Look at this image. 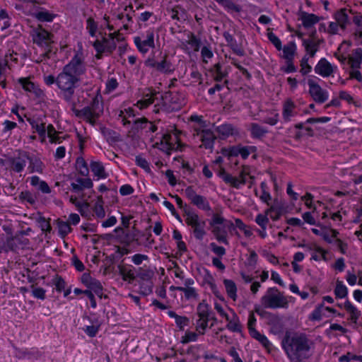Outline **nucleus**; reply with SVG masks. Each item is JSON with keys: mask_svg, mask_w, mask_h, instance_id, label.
<instances>
[{"mask_svg": "<svg viewBox=\"0 0 362 362\" xmlns=\"http://www.w3.org/2000/svg\"><path fill=\"white\" fill-rule=\"evenodd\" d=\"M86 71V65L82 52H77L70 62L58 74L57 87L59 96L66 102H71L76 88L81 81V76Z\"/></svg>", "mask_w": 362, "mask_h": 362, "instance_id": "1", "label": "nucleus"}, {"mask_svg": "<svg viewBox=\"0 0 362 362\" xmlns=\"http://www.w3.org/2000/svg\"><path fill=\"white\" fill-rule=\"evenodd\" d=\"M281 346L290 362H305L312 356V341L303 333L286 332Z\"/></svg>", "mask_w": 362, "mask_h": 362, "instance_id": "2", "label": "nucleus"}, {"mask_svg": "<svg viewBox=\"0 0 362 362\" xmlns=\"http://www.w3.org/2000/svg\"><path fill=\"white\" fill-rule=\"evenodd\" d=\"M212 228V233L219 243L228 245L227 240L228 231L235 229L234 224L228 220H226L218 214H214L211 220L209 222Z\"/></svg>", "mask_w": 362, "mask_h": 362, "instance_id": "3", "label": "nucleus"}, {"mask_svg": "<svg viewBox=\"0 0 362 362\" xmlns=\"http://www.w3.org/2000/svg\"><path fill=\"white\" fill-rule=\"evenodd\" d=\"M31 36L33 41L39 47L45 49V52L41 55V61L43 59H49V54L52 52V44L54 42V35L42 28V25H38L32 31Z\"/></svg>", "mask_w": 362, "mask_h": 362, "instance_id": "4", "label": "nucleus"}, {"mask_svg": "<svg viewBox=\"0 0 362 362\" xmlns=\"http://www.w3.org/2000/svg\"><path fill=\"white\" fill-rule=\"evenodd\" d=\"M197 315L199 319L196 321V330L200 334H204L208 327V322L211 320L210 327H212L217 322L216 317L212 314L210 305L203 300L197 307Z\"/></svg>", "mask_w": 362, "mask_h": 362, "instance_id": "5", "label": "nucleus"}, {"mask_svg": "<svg viewBox=\"0 0 362 362\" xmlns=\"http://www.w3.org/2000/svg\"><path fill=\"white\" fill-rule=\"evenodd\" d=\"M260 302L264 308L270 309L286 308L288 305L287 298L276 287L269 288Z\"/></svg>", "mask_w": 362, "mask_h": 362, "instance_id": "6", "label": "nucleus"}, {"mask_svg": "<svg viewBox=\"0 0 362 362\" xmlns=\"http://www.w3.org/2000/svg\"><path fill=\"white\" fill-rule=\"evenodd\" d=\"M334 56L341 64H346V62L350 65L352 71L350 73L351 78L357 79L358 81H362V75L358 70L360 68V65L362 60V49L357 48L354 49L352 53L349 55V59L347 60L346 57L343 54H339L337 52L334 53Z\"/></svg>", "mask_w": 362, "mask_h": 362, "instance_id": "7", "label": "nucleus"}, {"mask_svg": "<svg viewBox=\"0 0 362 362\" xmlns=\"http://www.w3.org/2000/svg\"><path fill=\"white\" fill-rule=\"evenodd\" d=\"M144 64L146 66L152 68L156 71L161 74H171L175 70L167 54L160 56V60H156L154 57H149L145 61Z\"/></svg>", "mask_w": 362, "mask_h": 362, "instance_id": "8", "label": "nucleus"}, {"mask_svg": "<svg viewBox=\"0 0 362 362\" xmlns=\"http://www.w3.org/2000/svg\"><path fill=\"white\" fill-rule=\"evenodd\" d=\"M154 146L165 152L168 155H170L172 151H182L183 147L178 138L175 135L173 136L170 134H164L160 142H156Z\"/></svg>", "mask_w": 362, "mask_h": 362, "instance_id": "9", "label": "nucleus"}, {"mask_svg": "<svg viewBox=\"0 0 362 362\" xmlns=\"http://www.w3.org/2000/svg\"><path fill=\"white\" fill-rule=\"evenodd\" d=\"M185 216L186 223L193 228L194 238L197 240H202L206 235V222L204 221H201L198 214L193 211L187 212V214Z\"/></svg>", "mask_w": 362, "mask_h": 362, "instance_id": "10", "label": "nucleus"}, {"mask_svg": "<svg viewBox=\"0 0 362 362\" xmlns=\"http://www.w3.org/2000/svg\"><path fill=\"white\" fill-rule=\"evenodd\" d=\"M161 107L160 109L165 112H171L180 109V105L177 103V100L178 97L176 94H173L171 92H166L163 95H161ZM160 104L154 105L153 112L158 113L160 108L158 107Z\"/></svg>", "mask_w": 362, "mask_h": 362, "instance_id": "11", "label": "nucleus"}, {"mask_svg": "<svg viewBox=\"0 0 362 362\" xmlns=\"http://www.w3.org/2000/svg\"><path fill=\"white\" fill-rule=\"evenodd\" d=\"M28 152L25 151H18V153L13 156L9 157L7 160L10 170L16 173H22L28 163Z\"/></svg>", "mask_w": 362, "mask_h": 362, "instance_id": "12", "label": "nucleus"}, {"mask_svg": "<svg viewBox=\"0 0 362 362\" xmlns=\"http://www.w3.org/2000/svg\"><path fill=\"white\" fill-rule=\"evenodd\" d=\"M185 194L191 203L198 209L205 211H211V207L207 199L202 195L197 194L192 186L185 189Z\"/></svg>", "mask_w": 362, "mask_h": 362, "instance_id": "13", "label": "nucleus"}, {"mask_svg": "<svg viewBox=\"0 0 362 362\" xmlns=\"http://www.w3.org/2000/svg\"><path fill=\"white\" fill-rule=\"evenodd\" d=\"M134 42L140 52L147 53L150 48L155 47L153 30H148L142 36L135 37Z\"/></svg>", "mask_w": 362, "mask_h": 362, "instance_id": "14", "label": "nucleus"}, {"mask_svg": "<svg viewBox=\"0 0 362 362\" xmlns=\"http://www.w3.org/2000/svg\"><path fill=\"white\" fill-rule=\"evenodd\" d=\"M308 85L309 93L315 102L322 104L327 100L329 97L327 90L323 89L316 81L308 79Z\"/></svg>", "mask_w": 362, "mask_h": 362, "instance_id": "15", "label": "nucleus"}, {"mask_svg": "<svg viewBox=\"0 0 362 362\" xmlns=\"http://www.w3.org/2000/svg\"><path fill=\"white\" fill-rule=\"evenodd\" d=\"M349 13L352 15L351 17L348 16L345 9L338 11L335 15L336 21L339 24V26L342 30L345 29L346 23L350 21L351 18L356 25H360V22L362 18V16L360 15V13H358L357 11H355L354 8H351L349 10Z\"/></svg>", "mask_w": 362, "mask_h": 362, "instance_id": "16", "label": "nucleus"}, {"mask_svg": "<svg viewBox=\"0 0 362 362\" xmlns=\"http://www.w3.org/2000/svg\"><path fill=\"white\" fill-rule=\"evenodd\" d=\"M337 70V67L332 65L325 58L320 59L314 68L315 72L323 78L332 76Z\"/></svg>", "mask_w": 362, "mask_h": 362, "instance_id": "17", "label": "nucleus"}, {"mask_svg": "<svg viewBox=\"0 0 362 362\" xmlns=\"http://www.w3.org/2000/svg\"><path fill=\"white\" fill-rule=\"evenodd\" d=\"M81 282L88 288V290L102 298L103 288L99 280L91 277L89 274L84 273L81 276Z\"/></svg>", "mask_w": 362, "mask_h": 362, "instance_id": "18", "label": "nucleus"}, {"mask_svg": "<svg viewBox=\"0 0 362 362\" xmlns=\"http://www.w3.org/2000/svg\"><path fill=\"white\" fill-rule=\"evenodd\" d=\"M29 244V240L23 238L22 235L16 234L14 237L8 238L5 243V251H15L20 247H24Z\"/></svg>", "mask_w": 362, "mask_h": 362, "instance_id": "19", "label": "nucleus"}, {"mask_svg": "<svg viewBox=\"0 0 362 362\" xmlns=\"http://www.w3.org/2000/svg\"><path fill=\"white\" fill-rule=\"evenodd\" d=\"M28 162L29 163L28 170L30 173H37L40 174H42L44 169L45 168V165L41 160V159L34 155L31 154L28 152Z\"/></svg>", "mask_w": 362, "mask_h": 362, "instance_id": "20", "label": "nucleus"}, {"mask_svg": "<svg viewBox=\"0 0 362 362\" xmlns=\"http://www.w3.org/2000/svg\"><path fill=\"white\" fill-rule=\"evenodd\" d=\"M228 45L231 48L233 52L238 56L242 57L245 55V50L240 45H238L236 40L228 32H224L223 34Z\"/></svg>", "mask_w": 362, "mask_h": 362, "instance_id": "21", "label": "nucleus"}, {"mask_svg": "<svg viewBox=\"0 0 362 362\" xmlns=\"http://www.w3.org/2000/svg\"><path fill=\"white\" fill-rule=\"evenodd\" d=\"M33 16L40 22H52L57 14H54L48 10L38 7L35 8Z\"/></svg>", "mask_w": 362, "mask_h": 362, "instance_id": "22", "label": "nucleus"}, {"mask_svg": "<svg viewBox=\"0 0 362 362\" xmlns=\"http://www.w3.org/2000/svg\"><path fill=\"white\" fill-rule=\"evenodd\" d=\"M322 42H323V40L303 39V45L307 53L311 57L315 55Z\"/></svg>", "mask_w": 362, "mask_h": 362, "instance_id": "23", "label": "nucleus"}, {"mask_svg": "<svg viewBox=\"0 0 362 362\" xmlns=\"http://www.w3.org/2000/svg\"><path fill=\"white\" fill-rule=\"evenodd\" d=\"M201 140L206 148L211 149L214 147V141L216 139L213 131L211 129H202L199 133Z\"/></svg>", "mask_w": 362, "mask_h": 362, "instance_id": "24", "label": "nucleus"}, {"mask_svg": "<svg viewBox=\"0 0 362 362\" xmlns=\"http://www.w3.org/2000/svg\"><path fill=\"white\" fill-rule=\"evenodd\" d=\"M76 181L77 183L72 182L71 184L72 190L76 193H78L84 189L92 188L93 185V182L90 178L78 177Z\"/></svg>", "mask_w": 362, "mask_h": 362, "instance_id": "25", "label": "nucleus"}, {"mask_svg": "<svg viewBox=\"0 0 362 362\" xmlns=\"http://www.w3.org/2000/svg\"><path fill=\"white\" fill-rule=\"evenodd\" d=\"M158 94V92L149 90L148 93L145 95L144 98L137 102L136 106L139 109L146 108L148 105L153 104L156 99H158L157 95Z\"/></svg>", "mask_w": 362, "mask_h": 362, "instance_id": "26", "label": "nucleus"}, {"mask_svg": "<svg viewBox=\"0 0 362 362\" xmlns=\"http://www.w3.org/2000/svg\"><path fill=\"white\" fill-rule=\"evenodd\" d=\"M295 109L296 105L291 100L288 99L285 101L283 105L282 116L286 122H289L291 117L296 115L297 113L295 111Z\"/></svg>", "mask_w": 362, "mask_h": 362, "instance_id": "27", "label": "nucleus"}, {"mask_svg": "<svg viewBox=\"0 0 362 362\" xmlns=\"http://www.w3.org/2000/svg\"><path fill=\"white\" fill-rule=\"evenodd\" d=\"M235 128L231 124L225 123L216 127V132L221 139H224L235 134Z\"/></svg>", "mask_w": 362, "mask_h": 362, "instance_id": "28", "label": "nucleus"}, {"mask_svg": "<svg viewBox=\"0 0 362 362\" xmlns=\"http://www.w3.org/2000/svg\"><path fill=\"white\" fill-rule=\"evenodd\" d=\"M119 273L122 276V278L124 281H128L129 284H132L136 278V273L134 268V269H127L123 266H119Z\"/></svg>", "mask_w": 362, "mask_h": 362, "instance_id": "29", "label": "nucleus"}, {"mask_svg": "<svg viewBox=\"0 0 362 362\" xmlns=\"http://www.w3.org/2000/svg\"><path fill=\"white\" fill-rule=\"evenodd\" d=\"M136 273V277L147 283L151 282V280L154 276V272L146 266L137 268Z\"/></svg>", "mask_w": 362, "mask_h": 362, "instance_id": "30", "label": "nucleus"}, {"mask_svg": "<svg viewBox=\"0 0 362 362\" xmlns=\"http://www.w3.org/2000/svg\"><path fill=\"white\" fill-rule=\"evenodd\" d=\"M269 325H270V332L275 335H280L284 332L283 324L277 316H272Z\"/></svg>", "mask_w": 362, "mask_h": 362, "instance_id": "31", "label": "nucleus"}, {"mask_svg": "<svg viewBox=\"0 0 362 362\" xmlns=\"http://www.w3.org/2000/svg\"><path fill=\"white\" fill-rule=\"evenodd\" d=\"M210 72L214 81L217 82L221 81L228 76V72L223 69L222 65L220 63L215 64L210 69Z\"/></svg>", "mask_w": 362, "mask_h": 362, "instance_id": "32", "label": "nucleus"}, {"mask_svg": "<svg viewBox=\"0 0 362 362\" xmlns=\"http://www.w3.org/2000/svg\"><path fill=\"white\" fill-rule=\"evenodd\" d=\"M250 131L251 136L254 139H258L263 138L268 132L267 128L260 126L257 123H251Z\"/></svg>", "mask_w": 362, "mask_h": 362, "instance_id": "33", "label": "nucleus"}, {"mask_svg": "<svg viewBox=\"0 0 362 362\" xmlns=\"http://www.w3.org/2000/svg\"><path fill=\"white\" fill-rule=\"evenodd\" d=\"M300 20L305 28H308L319 21V17L313 13H308L302 12L300 15Z\"/></svg>", "mask_w": 362, "mask_h": 362, "instance_id": "34", "label": "nucleus"}, {"mask_svg": "<svg viewBox=\"0 0 362 362\" xmlns=\"http://www.w3.org/2000/svg\"><path fill=\"white\" fill-rule=\"evenodd\" d=\"M28 121L35 132H37L40 137L45 139L46 136V128L45 123L40 122L39 119L31 118H28Z\"/></svg>", "mask_w": 362, "mask_h": 362, "instance_id": "35", "label": "nucleus"}, {"mask_svg": "<svg viewBox=\"0 0 362 362\" xmlns=\"http://www.w3.org/2000/svg\"><path fill=\"white\" fill-rule=\"evenodd\" d=\"M284 53V58L286 61H293L296 51V45L294 42H290L281 49Z\"/></svg>", "mask_w": 362, "mask_h": 362, "instance_id": "36", "label": "nucleus"}, {"mask_svg": "<svg viewBox=\"0 0 362 362\" xmlns=\"http://www.w3.org/2000/svg\"><path fill=\"white\" fill-rule=\"evenodd\" d=\"M88 108L91 115H95L100 117L103 112V105L97 98H94L90 103V106L86 107Z\"/></svg>", "mask_w": 362, "mask_h": 362, "instance_id": "37", "label": "nucleus"}, {"mask_svg": "<svg viewBox=\"0 0 362 362\" xmlns=\"http://www.w3.org/2000/svg\"><path fill=\"white\" fill-rule=\"evenodd\" d=\"M90 167L94 175L98 177L99 178L107 177V175L105 173V168L100 162L91 161Z\"/></svg>", "mask_w": 362, "mask_h": 362, "instance_id": "38", "label": "nucleus"}, {"mask_svg": "<svg viewBox=\"0 0 362 362\" xmlns=\"http://www.w3.org/2000/svg\"><path fill=\"white\" fill-rule=\"evenodd\" d=\"M325 311L334 313V310L329 307H324L322 304L315 308L311 314V319L313 320H320L325 315Z\"/></svg>", "mask_w": 362, "mask_h": 362, "instance_id": "39", "label": "nucleus"}, {"mask_svg": "<svg viewBox=\"0 0 362 362\" xmlns=\"http://www.w3.org/2000/svg\"><path fill=\"white\" fill-rule=\"evenodd\" d=\"M223 284L228 296L233 300H235L237 298V287L235 282L230 279H224Z\"/></svg>", "mask_w": 362, "mask_h": 362, "instance_id": "40", "label": "nucleus"}, {"mask_svg": "<svg viewBox=\"0 0 362 362\" xmlns=\"http://www.w3.org/2000/svg\"><path fill=\"white\" fill-rule=\"evenodd\" d=\"M219 5L223 6L227 11H235L239 13L241 8L239 5L235 4L232 0H214Z\"/></svg>", "mask_w": 362, "mask_h": 362, "instance_id": "41", "label": "nucleus"}, {"mask_svg": "<svg viewBox=\"0 0 362 362\" xmlns=\"http://www.w3.org/2000/svg\"><path fill=\"white\" fill-rule=\"evenodd\" d=\"M249 167L243 166V169L240 172L238 177H234V182L238 184V187L235 188L239 189L240 185L246 184L247 182V177H249Z\"/></svg>", "mask_w": 362, "mask_h": 362, "instance_id": "42", "label": "nucleus"}, {"mask_svg": "<svg viewBox=\"0 0 362 362\" xmlns=\"http://www.w3.org/2000/svg\"><path fill=\"white\" fill-rule=\"evenodd\" d=\"M120 35L119 32H115L108 35L109 38L104 37V46L105 52L112 53L116 49V42L114 41L115 35Z\"/></svg>", "mask_w": 362, "mask_h": 362, "instance_id": "43", "label": "nucleus"}, {"mask_svg": "<svg viewBox=\"0 0 362 362\" xmlns=\"http://www.w3.org/2000/svg\"><path fill=\"white\" fill-rule=\"evenodd\" d=\"M227 321H228V324H227L226 327L228 329H230V331L234 332H241L242 326L240 323L238 317L237 316V315L235 313H233V318L230 319V317H228V320H227Z\"/></svg>", "mask_w": 362, "mask_h": 362, "instance_id": "44", "label": "nucleus"}, {"mask_svg": "<svg viewBox=\"0 0 362 362\" xmlns=\"http://www.w3.org/2000/svg\"><path fill=\"white\" fill-rule=\"evenodd\" d=\"M71 106V110L74 112L75 115L78 117H90L91 115V113L88 108L83 107L82 110H78L76 109V103L74 100V97L72 98V100L71 102H66Z\"/></svg>", "mask_w": 362, "mask_h": 362, "instance_id": "45", "label": "nucleus"}, {"mask_svg": "<svg viewBox=\"0 0 362 362\" xmlns=\"http://www.w3.org/2000/svg\"><path fill=\"white\" fill-rule=\"evenodd\" d=\"M76 168L78 173L83 176H87L89 169L86 160L82 157H78L76 161Z\"/></svg>", "mask_w": 362, "mask_h": 362, "instance_id": "46", "label": "nucleus"}, {"mask_svg": "<svg viewBox=\"0 0 362 362\" xmlns=\"http://www.w3.org/2000/svg\"><path fill=\"white\" fill-rule=\"evenodd\" d=\"M348 291L346 286L342 281L337 280L334 289V294L337 298H343L347 296Z\"/></svg>", "mask_w": 362, "mask_h": 362, "instance_id": "47", "label": "nucleus"}, {"mask_svg": "<svg viewBox=\"0 0 362 362\" xmlns=\"http://www.w3.org/2000/svg\"><path fill=\"white\" fill-rule=\"evenodd\" d=\"M170 16L173 19L180 21L185 19V11L180 6H176L170 11Z\"/></svg>", "mask_w": 362, "mask_h": 362, "instance_id": "48", "label": "nucleus"}, {"mask_svg": "<svg viewBox=\"0 0 362 362\" xmlns=\"http://www.w3.org/2000/svg\"><path fill=\"white\" fill-rule=\"evenodd\" d=\"M76 206L78 208V211L83 217L90 218L91 211H90V204L87 202L83 203L78 202L76 204Z\"/></svg>", "mask_w": 362, "mask_h": 362, "instance_id": "49", "label": "nucleus"}, {"mask_svg": "<svg viewBox=\"0 0 362 362\" xmlns=\"http://www.w3.org/2000/svg\"><path fill=\"white\" fill-rule=\"evenodd\" d=\"M218 175L223 179V180L226 183L230 184L233 187H238V184L235 182H234V177L227 173L224 168H221Z\"/></svg>", "mask_w": 362, "mask_h": 362, "instance_id": "50", "label": "nucleus"}, {"mask_svg": "<svg viewBox=\"0 0 362 362\" xmlns=\"http://www.w3.org/2000/svg\"><path fill=\"white\" fill-rule=\"evenodd\" d=\"M58 229L59 235L62 238H64L71 231V228L69 222L59 221L58 222Z\"/></svg>", "mask_w": 362, "mask_h": 362, "instance_id": "51", "label": "nucleus"}, {"mask_svg": "<svg viewBox=\"0 0 362 362\" xmlns=\"http://www.w3.org/2000/svg\"><path fill=\"white\" fill-rule=\"evenodd\" d=\"M18 81L25 91L30 93H32L36 87L35 84L30 81L28 78H20Z\"/></svg>", "mask_w": 362, "mask_h": 362, "instance_id": "52", "label": "nucleus"}, {"mask_svg": "<svg viewBox=\"0 0 362 362\" xmlns=\"http://www.w3.org/2000/svg\"><path fill=\"white\" fill-rule=\"evenodd\" d=\"M176 289L177 291L183 292L187 299L197 298L198 296V294L197 293L195 288L192 287L183 288L182 286H177Z\"/></svg>", "mask_w": 362, "mask_h": 362, "instance_id": "53", "label": "nucleus"}, {"mask_svg": "<svg viewBox=\"0 0 362 362\" xmlns=\"http://www.w3.org/2000/svg\"><path fill=\"white\" fill-rule=\"evenodd\" d=\"M86 29L88 30L90 36H95L97 30H98V24L92 18H88L86 20Z\"/></svg>", "mask_w": 362, "mask_h": 362, "instance_id": "54", "label": "nucleus"}, {"mask_svg": "<svg viewBox=\"0 0 362 362\" xmlns=\"http://www.w3.org/2000/svg\"><path fill=\"white\" fill-rule=\"evenodd\" d=\"M134 122L136 124H141L140 127L141 129L146 128L148 125V128L151 132H155L158 129L155 124L148 122L146 118L136 119Z\"/></svg>", "mask_w": 362, "mask_h": 362, "instance_id": "55", "label": "nucleus"}, {"mask_svg": "<svg viewBox=\"0 0 362 362\" xmlns=\"http://www.w3.org/2000/svg\"><path fill=\"white\" fill-rule=\"evenodd\" d=\"M270 214V218L273 221H277L280 218L282 215V209L281 208L276 207L274 206H272L267 211V214Z\"/></svg>", "mask_w": 362, "mask_h": 362, "instance_id": "56", "label": "nucleus"}, {"mask_svg": "<svg viewBox=\"0 0 362 362\" xmlns=\"http://www.w3.org/2000/svg\"><path fill=\"white\" fill-rule=\"evenodd\" d=\"M235 228L237 227L240 230H243L245 235L246 237H250L252 235V233L251 231V230L249 228V227L245 225L241 219L240 218H236L235 220Z\"/></svg>", "mask_w": 362, "mask_h": 362, "instance_id": "57", "label": "nucleus"}, {"mask_svg": "<svg viewBox=\"0 0 362 362\" xmlns=\"http://www.w3.org/2000/svg\"><path fill=\"white\" fill-rule=\"evenodd\" d=\"M188 45H191L195 52L199 50L201 46V40L197 38L193 33H190L189 39L187 40Z\"/></svg>", "mask_w": 362, "mask_h": 362, "instance_id": "58", "label": "nucleus"}, {"mask_svg": "<svg viewBox=\"0 0 362 362\" xmlns=\"http://www.w3.org/2000/svg\"><path fill=\"white\" fill-rule=\"evenodd\" d=\"M300 73L302 75H306L310 73L312 70V67L308 64V57L305 55L300 61Z\"/></svg>", "mask_w": 362, "mask_h": 362, "instance_id": "59", "label": "nucleus"}, {"mask_svg": "<svg viewBox=\"0 0 362 362\" xmlns=\"http://www.w3.org/2000/svg\"><path fill=\"white\" fill-rule=\"evenodd\" d=\"M201 56L203 62L207 64L208 59H211L214 57V54L209 47L204 46L201 49Z\"/></svg>", "mask_w": 362, "mask_h": 362, "instance_id": "60", "label": "nucleus"}, {"mask_svg": "<svg viewBox=\"0 0 362 362\" xmlns=\"http://www.w3.org/2000/svg\"><path fill=\"white\" fill-rule=\"evenodd\" d=\"M267 37L269 41L274 45L277 50L280 51L282 49L281 42L280 39L272 32L267 33Z\"/></svg>", "mask_w": 362, "mask_h": 362, "instance_id": "61", "label": "nucleus"}, {"mask_svg": "<svg viewBox=\"0 0 362 362\" xmlns=\"http://www.w3.org/2000/svg\"><path fill=\"white\" fill-rule=\"evenodd\" d=\"M37 222L40 225L41 230L43 232H50L51 231L52 227L50 226V223L44 216H40L38 218Z\"/></svg>", "mask_w": 362, "mask_h": 362, "instance_id": "62", "label": "nucleus"}, {"mask_svg": "<svg viewBox=\"0 0 362 362\" xmlns=\"http://www.w3.org/2000/svg\"><path fill=\"white\" fill-rule=\"evenodd\" d=\"M255 222L261 227L262 229L266 230L267 225L269 223V218L267 216L259 214L256 216Z\"/></svg>", "mask_w": 362, "mask_h": 362, "instance_id": "63", "label": "nucleus"}, {"mask_svg": "<svg viewBox=\"0 0 362 362\" xmlns=\"http://www.w3.org/2000/svg\"><path fill=\"white\" fill-rule=\"evenodd\" d=\"M209 246L211 251L218 257H221L226 255V249L223 247L218 246L215 243H211Z\"/></svg>", "mask_w": 362, "mask_h": 362, "instance_id": "64", "label": "nucleus"}]
</instances>
